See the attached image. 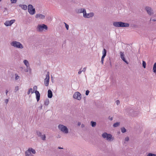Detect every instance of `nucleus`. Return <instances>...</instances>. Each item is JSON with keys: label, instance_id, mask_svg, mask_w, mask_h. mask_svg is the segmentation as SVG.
<instances>
[{"label": "nucleus", "instance_id": "obj_49", "mask_svg": "<svg viewBox=\"0 0 156 156\" xmlns=\"http://www.w3.org/2000/svg\"><path fill=\"white\" fill-rule=\"evenodd\" d=\"M105 56L102 55L101 58L102 59H103L104 60V58H105Z\"/></svg>", "mask_w": 156, "mask_h": 156}, {"label": "nucleus", "instance_id": "obj_22", "mask_svg": "<svg viewBox=\"0 0 156 156\" xmlns=\"http://www.w3.org/2000/svg\"><path fill=\"white\" fill-rule=\"evenodd\" d=\"M29 151H30V152H31L33 154H35L36 153V151L34 149L32 148H29Z\"/></svg>", "mask_w": 156, "mask_h": 156}, {"label": "nucleus", "instance_id": "obj_1", "mask_svg": "<svg viewBox=\"0 0 156 156\" xmlns=\"http://www.w3.org/2000/svg\"><path fill=\"white\" fill-rule=\"evenodd\" d=\"M125 113H126L127 115H131L132 116H136V115L137 112H134L133 110L130 108H127L125 110Z\"/></svg>", "mask_w": 156, "mask_h": 156}, {"label": "nucleus", "instance_id": "obj_2", "mask_svg": "<svg viewBox=\"0 0 156 156\" xmlns=\"http://www.w3.org/2000/svg\"><path fill=\"white\" fill-rule=\"evenodd\" d=\"M48 29V27L46 25L43 24H38L37 27V31L41 32L43 31L44 30H47Z\"/></svg>", "mask_w": 156, "mask_h": 156}, {"label": "nucleus", "instance_id": "obj_11", "mask_svg": "<svg viewBox=\"0 0 156 156\" xmlns=\"http://www.w3.org/2000/svg\"><path fill=\"white\" fill-rule=\"evenodd\" d=\"M15 21V20H12L10 21H6L5 23V25L6 26H11L12 24Z\"/></svg>", "mask_w": 156, "mask_h": 156}, {"label": "nucleus", "instance_id": "obj_6", "mask_svg": "<svg viewBox=\"0 0 156 156\" xmlns=\"http://www.w3.org/2000/svg\"><path fill=\"white\" fill-rule=\"evenodd\" d=\"M28 11L31 15L34 14L36 12L35 9L34 8L33 6L30 4L28 5Z\"/></svg>", "mask_w": 156, "mask_h": 156}, {"label": "nucleus", "instance_id": "obj_20", "mask_svg": "<svg viewBox=\"0 0 156 156\" xmlns=\"http://www.w3.org/2000/svg\"><path fill=\"white\" fill-rule=\"evenodd\" d=\"M27 69H25V71L26 72H29L30 73H31V69L30 68V66H26Z\"/></svg>", "mask_w": 156, "mask_h": 156}, {"label": "nucleus", "instance_id": "obj_9", "mask_svg": "<svg viewBox=\"0 0 156 156\" xmlns=\"http://www.w3.org/2000/svg\"><path fill=\"white\" fill-rule=\"evenodd\" d=\"M145 9L149 15L151 16L154 14L153 10L151 7L147 6L145 7Z\"/></svg>", "mask_w": 156, "mask_h": 156}, {"label": "nucleus", "instance_id": "obj_13", "mask_svg": "<svg viewBox=\"0 0 156 156\" xmlns=\"http://www.w3.org/2000/svg\"><path fill=\"white\" fill-rule=\"evenodd\" d=\"M35 17L36 18H38L40 19H44L45 18V16L41 14H38L36 15Z\"/></svg>", "mask_w": 156, "mask_h": 156}, {"label": "nucleus", "instance_id": "obj_57", "mask_svg": "<svg viewBox=\"0 0 156 156\" xmlns=\"http://www.w3.org/2000/svg\"><path fill=\"white\" fill-rule=\"evenodd\" d=\"M5 92H6L5 93H8V90H6V91H5Z\"/></svg>", "mask_w": 156, "mask_h": 156}, {"label": "nucleus", "instance_id": "obj_45", "mask_svg": "<svg viewBox=\"0 0 156 156\" xmlns=\"http://www.w3.org/2000/svg\"><path fill=\"white\" fill-rule=\"evenodd\" d=\"M9 101V100L8 99H6L5 100V103L7 104L8 102Z\"/></svg>", "mask_w": 156, "mask_h": 156}, {"label": "nucleus", "instance_id": "obj_38", "mask_svg": "<svg viewBox=\"0 0 156 156\" xmlns=\"http://www.w3.org/2000/svg\"><path fill=\"white\" fill-rule=\"evenodd\" d=\"M15 75L16 76L15 78V79L16 80H18L19 78V76L18 75H17L16 74Z\"/></svg>", "mask_w": 156, "mask_h": 156}, {"label": "nucleus", "instance_id": "obj_43", "mask_svg": "<svg viewBox=\"0 0 156 156\" xmlns=\"http://www.w3.org/2000/svg\"><path fill=\"white\" fill-rule=\"evenodd\" d=\"M87 67H85L84 68H83V69L81 70L82 72H85L86 69Z\"/></svg>", "mask_w": 156, "mask_h": 156}, {"label": "nucleus", "instance_id": "obj_58", "mask_svg": "<svg viewBox=\"0 0 156 156\" xmlns=\"http://www.w3.org/2000/svg\"><path fill=\"white\" fill-rule=\"evenodd\" d=\"M151 18L150 20V21H151Z\"/></svg>", "mask_w": 156, "mask_h": 156}, {"label": "nucleus", "instance_id": "obj_51", "mask_svg": "<svg viewBox=\"0 0 156 156\" xmlns=\"http://www.w3.org/2000/svg\"><path fill=\"white\" fill-rule=\"evenodd\" d=\"M84 126H85V125H84V124H82L81 125V127L82 128H83V127H84Z\"/></svg>", "mask_w": 156, "mask_h": 156}, {"label": "nucleus", "instance_id": "obj_39", "mask_svg": "<svg viewBox=\"0 0 156 156\" xmlns=\"http://www.w3.org/2000/svg\"><path fill=\"white\" fill-rule=\"evenodd\" d=\"M29 90L30 91L31 93L32 94L34 93V90H33L31 88L29 89Z\"/></svg>", "mask_w": 156, "mask_h": 156}, {"label": "nucleus", "instance_id": "obj_28", "mask_svg": "<svg viewBox=\"0 0 156 156\" xmlns=\"http://www.w3.org/2000/svg\"><path fill=\"white\" fill-rule=\"evenodd\" d=\"M39 137H40L41 139L43 140H45L46 136L45 134H44L43 135H41V136H40Z\"/></svg>", "mask_w": 156, "mask_h": 156}, {"label": "nucleus", "instance_id": "obj_7", "mask_svg": "<svg viewBox=\"0 0 156 156\" xmlns=\"http://www.w3.org/2000/svg\"><path fill=\"white\" fill-rule=\"evenodd\" d=\"M37 89V86H34L33 88V90H34V92L35 93L36 96V98L37 100V101L38 102L39 101L40 99V94L39 92L37 90H36Z\"/></svg>", "mask_w": 156, "mask_h": 156}, {"label": "nucleus", "instance_id": "obj_37", "mask_svg": "<svg viewBox=\"0 0 156 156\" xmlns=\"http://www.w3.org/2000/svg\"><path fill=\"white\" fill-rule=\"evenodd\" d=\"M122 59L124 62H125L127 64H129V62H127V61L126 60L125 57L124 58H123Z\"/></svg>", "mask_w": 156, "mask_h": 156}, {"label": "nucleus", "instance_id": "obj_52", "mask_svg": "<svg viewBox=\"0 0 156 156\" xmlns=\"http://www.w3.org/2000/svg\"><path fill=\"white\" fill-rule=\"evenodd\" d=\"M30 92H31L29 90H28V91L27 92V94L28 95H29L30 94Z\"/></svg>", "mask_w": 156, "mask_h": 156}, {"label": "nucleus", "instance_id": "obj_5", "mask_svg": "<svg viewBox=\"0 0 156 156\" xmlns=\"http://www.w3.org/2000/svg\"><path fill=\"white\" fill-rule=\"evenodd\" d=\"M58 129L62 132L65 133H68L69 130L67 127L61 124H59L58 126Z\"/></svg>", "mask_w": 156, "mask_h": 156}, {"label": "nucleus", "instance_id": "obj_50", "mask_svg": "<svg viewBox=\"0 0 156 156\" xmlns=\"http://www.w3.org/2000/svg\"><path fill=\"white\" fill-rule=\"evenodd\" d=\"M105 56L102 55L101 58L102 59H103L104 60V58H105Z\"/></svg>", "mask_w": 156, "mask_h": 156}, {"label": "nucleus", "instance_id": "obj_54", "mask_svg": "<svg viewBox=\"0 0 156 156\" xmlns=\"http://www.w3.org/2000/svg\"><path fill=\"white\" fill-rule=\"evenodd\" d=\"M43 106L42 105H41V106L39 107L41 109H42V108Z\"/></svg>", "mask_w": 156, "mask_h": 156}, {"label": "nucleus", "instance_id": "obj_41", "mask_svg": "<svg viewBox=\"0 0 156 156\" xmlns=\"http://www.w3.org/2000/svg\"><path fill=\"white\" fill-rule=\"evenodd\" d=\"M89 92H90V91H89V90H87L86 91V93H85L86 95L87 96L88 95Z\"/></svg>", "mask_w": 156, "mask_h": 156}, {"label": "nucleus", "instance_id": "obj_25", "mask_svg": "<svg viewBox=\"0 0 156 156\" xmlns=\"http://www.w3.org/2000/svg\"><path fill=\"white\" fill-rule=\"evenodd\" d=\"M49 103V101L48 99H46L44 101V105H48Z\"/></svg>", "mask_w": 156, "mask_h": 156}, {"label": "nucleus", "instance_id": "obj_47", "mask_svg": "<svg viewBox=\"0 0 156 156\" xmlns=\"http://www.w3.org/2000/svg\"><path fill=\"white\" fill-rule=\"evenodd\" d=\"M104 60L103 59H102L101 58V63L102 64H103Z\"/></svg>", "mask_w": 156, "mask_h": 156}, {"label": "nucleus", "instance_id": "obj_56", "mask_svg": "<svg viewBox=\"0 0 156 156\" xmlns=\"http://www.w3.org/2000/svg\"><path fill=\"white\" fill-rule=\"evenodd\" d=\"M152 20L153 21H156V20L155 19H153Z\"/></svg>", "mask_w": 156, "mask_h": 156}, {"label": "nucleus", "instance_id": "obj_46", "mask_svg": "<svg viewBox=\"0 0 156 156\" xmlns=\"http://www.w3.org/2000/svg\"><path fill=\"white\" fill-rule=\"evenodd\" d=\"M116 102L117 104V105H118L119 104L120 101L119 100H117Z\"/></svg>", "mask_w": 156, "mask_h": 156}, {"label": "nucleus", "instance_id": "obj_3", "mask_svg": "<svg viewBox=\"0 0 156 156\" xmlns=\"http://www.w3.org/2000/svg\"><path fill=\"white\" fill-rule=\"evenodd\" d=\"M11 45L16 48L22 49L23 48V45L20 42L16 41H13L10 44Z\"/></svg>", "mask_w": 156, "mask_h": 156}, {"label": "nucleus", "instance_id": "obj_31", "mask_svg": "<svg viewBox=\"0 0 156 156\" xmlns=\"http://www.w3.org/2000/svg\"><path fill=\"white\" fill-rule=\"evenodd\" d=\"M121 132L122 133H125L126 132V129L124 127H122L121 129Z\"/></svg>", "mask_w": 156, "mask_h": 156}, {"label": "nucleus", "instance_id": "obj_32", "mask_svg": "<svg viewBox=\"0 0 156 156\" xmlns=\"http://www.w3.org/2000/svg\"><path fill=\"white\" fill-rule=\"evenodd\" d=\"M143 67L144 68H145L146 67V63L145 61H143L142 62Z\"/></svg>", "mask_w": 156, "mask_h": 156}, {"label": "nucleus", "instance_id": "obj_21", "mask_svg": "<svg viewBox=\"0 0 156 156\" xmlns=\"http://www.w3.org/2000/svg\"><path fill=\"white\" fill-rule=\"evenodd\" d=\"M23 63L26 66H29V63L27 60H25L23 61Z\"/></svg>", "mask_w": 156, "mask_h": 156}, {"label": "nucleus", "instance_id": "obj_55", "mask_svg": "<svg viewBox=\"0 0 156 156\" xmlns=\"http://www.w3.org/2000/svg\"><path fill=\"white\" fill-rule=\"evenodd\" d=\"M81 125V123L80 122H78V126H80Z\"/></svg>", "mask_w": 156, "mask_h": 156}, {"label": "nucleus", "instance_id": "obj_48", "mask_svg": "<svg viewBox=\"0 0 156 156\" xmlns=\"http://www.w3.org/2000/svg\"><path fill=\"white\" fill-rule=\"evenodd\" d=\"M108 119L109 120H110L111 121H112L113 120V118L112 117H110V116H109L108 117Z\"/></svg>", "mask_w": 156, "mask_h": 156}, {"label": "nucleus", "instance_id": "obj_4", "mask_svg": "<svg viewBox=\"0 0 156 156\" xmlns=\"http://www.w3.org/2000/svg\"><path fill=\"white\" fill-rule=\"evenodd\" d=\"M102 137L104 138L109 141H112L114 139L111 134H108L107 133H104L102 134Z\"/></svg>", "mask_w": 156, "mask_h": 156}, {"label": "nucleus", "instance_id": "obj_27", "mask_svg": "<svg viewBox=\"0 0 156 156\" xmlns=\"http://www.w3.org/2000/svg\"><path fill=\"white\" fill-rule=\"evenodd\" d=\"M153 72L154 73H156V62L155 63L154 65L153 69Z\"/></svg>", "mask_w": 156, "mask_h": 156}, {"label": "nucleus", "instance_id": "obj_34", "mask_svg": "<svg viewBox=\"0 0 156 156\" xmlns=\"http://www.w3.org/2000/svg\"><path fill=\"white\" fill-rule=\"evenodd\" d=\"M17 0H10V2H11V3L12 4H14L16 3Z\"/></svg>", "mask_w": 156, "mask_h": 156}, {"label": "nucleus", "instance_id": "obj_53", "mask_svg": "<svg viewBox=\"0 0 156 156\" xmlns=\"http://www.w3.org/2000/svg\"><path fill=\"white\" fill-rule=\"evenodd\" d=\"M58 149H63V148L61 147H58Z\"/></svg>", "mask_w": 156, "mask_h": 156}, {"label": "nucleus", "instance_id": "obj_23", "mask_svg": "<svg viewBox=\"0 0 156 156\" xmlns=\"http://www.w3.org/2000/svg\"><path fill=\"white\" fill-rule=\"evenodd\" d=\"M36 133L38 137L41 136L42 135V133L39 130H36Z\"/></svg>", "mask_w": 156, "mask_h": 156}, {"label": "nucleus", "instance_id": "obj_15", "mask_svg": "<svg viewBox=\"0 0 156 156\" xmlns=\"http://www.w3.org/2000/svg\"><path fill=\"white\" fill-rule=\"evenodd\" d=\"M53 96L52 91L50 90H49L48 91V96L49 98H51Z\"/></svg>", "mask_w": 156, "mask_h": 156}, {"label": "nucleus", "instance_id": "obj_24", "mask_svg": "<svg viewBox=\"0 0 156 156\" xmlns=\"http://www.w3.org/2000/svg\"><path fill=\"white\" fill-rule=\"evenodd\" d=\"M120 124V122H116V123H115L113 124V126L114 127H116L119 126Z\"/></svg>", "mask_w": 156, "mask_h": 156}, {"label": "nucleus", "instance_id": "obj_8", "mask_svg": "<svg viewBox=\"0 0 156 156\" xmlns=\"http://www.w3.org/2000/svg\"><path fill=\"white\" fill-rule=\"evenodd\" d=\"M73 97L75 99L80 100L81 99V95L80 93L76 92L73 94Z\"/></svg>", "mask_w": 156, "mask_h": 156}, {"label": "nucleus", "instance_id": "obj_42", "mask_svg": "<svg viewBox=\"0 0 156 156\" xmlns=\"http://www.w3.org/2000/svg\"><path fill=\"white\" fill-rule=\"evenodd\" d=\"M129 137L127 136L125 138V141H128L129 140Z\"/></svg>", "mask_w": 156, "mask_h": 156}, {"label": "nucleus", "instance_id": "obj_14", "mask_svg": "<svg viewBox=\"0 0 156 156\" xmlns=\"http://www.w3.org/2000/svg\"><path fill=\"white\" fill-rule=\"evenodd\" d=\"M49 79L48 78L46 77L44 80V84L45 86H48L49 85Z\"/></svg>", "mask_w": 156, "mask_h": 156}, {"label": "nucleus", "instance_id": "obj_35", "mask_svg": "<svg viewBox=\"0 0 156 156\" xmlns=\"http://www.w3.org/2000/svg\"><path fill=\"white\" fill-rule=\"evenodd\" d=\"M64 23L65 24L66 28L67 30H69V25L65 22Z\"/></svg>", "mask_w": 156, "mask_h": 156}, {"label": "nucleus", "instance_id": "obj_17", "mask_svg": "<svg viewBox=\"0 0 156 156\" xmlns=\"http://www.w3.org/2000/svg\"><path fill=\"white\" fill-rule=\"evenodd\" d=\"M129 26V23L122 22V27H128Z\"/></svg>", "mask_w": 156, "mask_h": 156}, {"label": "nucleus", "instance_id": "obj_60", "mask_svg": "<svg viewBox=\"0 0 156 156\" xmlns=\"http://www.w3.org/2000/svg\"><path fill=\"white\" fill-rule=\"evenodd\" d=\"M2 0H0V2H1V1Z\"/></svg>", "mask_w": 156, "mask_h": 156}, {"label": "nucleus", "instance_id": "obj_18", "mask_svg": "<svg viewBox=\"0 0 156 156\" xmlns=\"http://www.w3.org/2000/svg\"><path fill=\"white\" fill-rule=\"evenodd\" d=\"M19 6L21 7V8L24 10H26L27 9V6L26 5H22L21 4H19Z\"/></svg>", "mask_w": 156, "mask_h": 156}, {"label": "nucleus", "instance_id": "obj_33", "mask_svg": "<svg viewBox=\"0 0 156 156\" xmlns=\"http://www.w3.org/2000/svg\"><path fill=\"white\" fill-rule=\"evenodd\" d=\"M147 156H156V154L152 153H149L147 154Z\"/></svg>", "mask_w": 156, "mask_h": 156}, {"label": "nucleus", "instance_id": "obj_29", "mask_svg": "<svg viewBox=\"0 0 156 156\" xmlns=\"http://www.w3.org/2000/svg\"><path fill=\"white\" fill-rule=\"evenodd\" d=\"M107 52V50L105 48H104L102 51L103 55L106 56V55Z\"/></svg>", "mask_w": 156, "mask_h": 156}, {"label": "nucleus", "instance_id": "obj_19", "mask_svg": "<svg viewBox=\"0 0 156 156\" xmlns=\"http://www.w3.org/2000/svg\"><path fill=\"white\" fill-rule=\"evenodd\" d=\"M25 154L26 156H32V155L30 151H29V149L25 152Z\"/></svg>", "mask_w": 156, "mask_h": 156}, {"label": "nucleus", "instance_id": "obj_10", "mask_svg": "<svg viewBox=\"0 0 156 156\" xmlns=\"http://www.w3.org/2000/svg\"><path fill=\"white\" fill-rule=\"evenodd\" d=\"M94 14L93 12H90L89 13H87L86 12H85L83 15L84 17L85 18H89L94 16Z\"/></svg>", "mask_w": 156, "mask_h": 156}, {"label": "nucleus", "instance_id": "obj_12", "mask_svg": "<svg viewBox=\"0 0 156 156\" xmlns=\"http://www.w3.org/2000/svg\"><path fill=\"white\" fill-rule=\"evenodd\" d=\"M113 25L116 27H122V22H114L113 23Z\"/></svg>", "mask_w": 156, "mask_h": 156}, {"label": "nucleus", "instance_id": "obj_16", "mask_svg": "<svg viewBox=\"0 0 156 156\" xmlns=\"http://www.w3.org/2000/svg\"><path fill=\"white\" fill-rule=\"evenodd\" d=\"M86 9H78L77 11V13H83V15H84V14L85 12H86Z\"/></svg>", "mask_w": 156, "mask_h": 156}, {"label": "nucleus", "instance_id": "obj_26", "mask_svg": "<svg viewBox=\"0 0 156 156\" xmlns=\"http://www.w3.org/2000/svg\"><path fill=\"white\" fill-rule=\"evenodd\" d=\"M90 122H91V125L92 127H94L96 125V122H94L93 121H91Z\"/></svg>", "mask_w": 156, "mask_h": 156}, {"label": "nucleus", "instance_id": "obj_59", "mask_svg": "<svg viewBox=\"0 0 156 156\" xmlns=\"http://www.w3.org/2000/svg\"><path fill=\"white\" fill-rule=\"evenodd\" d=\"M6 95H7V93H6Z\"/></svg>", "mask_w": 156, "mask_h": 156}, {"label": "nucleus", "instance_id": "obj_36", "mask_svg": "<svg viewBox=\"0 0 156 156\" xmlns=\"http://www.w3.org/2000/svg\"><path fill=\"white\" fill-rule=\"evenodd\" d=\"M19 89L18 86H16L14 90V92H16Z\"/></svg>", "mask_w": 156, "mask_h": 156}, {"label": "nucleus", "instance_id": "obj_30", "mask_svg": "<svg viewBox=\"0 0 156 156\" xmlns=\"http://www.w3.org/2000/svg\"><path fill=\"white\" fill-rule=\"evenodd\" d=\"M120 57L122 59L125 58V55L124 54V53L121 51L120 52Z\"/></svg>", "mask_w": 156, "mask_h": 156}, {"label": "nucleus", "instance_id": "obj_44", "mask_svg": "<svg viewBox=\"0 0 156 156\" xmlns=\"http://www.w3.org/2000/svg\"><path fill=\"white\" fill-rule=\"evenodd\" d=\"M81 69H82V68H81L80 69V71L78 72V74H80L81 73V72H82Z\"/></svg>", "mask_w": 156, "mask_h": 156}, {"label": "nucleus", "instance_id": "obj_40", "mask_svg": "<svg viewBox=\"0 0 156 156\" xmlns=\"http://www.w3.org/2000/svg\"><path fill=\"white\" fill-rule=\"evenodd\" d=\"M49 75V72H47V75H46V77L48 78H50Z\"/></svg>", "mask_w": 156, "mask_h": 156}]
</instances>
